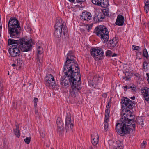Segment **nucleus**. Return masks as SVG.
Instances as JSON below:
<instances>
[{
	"mask_svg": "<svg viewBox=\"0 0 149 149\" xmlns=\"http://www.w3.org/2000/svg\"><path fill=\"white\" fill-rule=\"evenodd\" d=\"M61 84L63 88H67L69 87V84L67 80H63L61 82Z\"/></svg>",
	"mask_w": 149,
	"mask_h": 149,
	"instance_id": "aec40b11",
	"label": "nucleus"
},
{
	"mask_svg": "<svg viewBox=\"0 0 149 149\" xmlns=\"http://www.w3.org/2000/svg\"><path fill=\"white\" fill-rule=\"evenodd\" d=\"M144 9L146 13H147L149 11V6L145 5Z\"/></svg>",
	"mask_w": 149,
	"mask_h": 149,
	"instance_id": "79ce46f5",
	"label": "nucleus"
},
{
	"mask_svg": "<svg viewBox=\"0 0 149 149\" xmlns=\"http://www.w3.org/2000/svg\"><path fill=\"white\" fill-rule=\"evenodd\" d=\"M132 48L134 50L139 51L140 50V47L139 46H136L135 45H133L132 46Z\"/></svg>",
	"mask_w": 149,
	"mask_h": 149,
	"instance_id": "2f4dec72",
	"label": "nucleus"
},
{
	"mask_svg": "<svg viewBox=\"0 0 149 149\" xmlns=\"http://www.w3.org/2000/svg\"><path fill=\"white\" fill-rule=\"evenodd\" d=\"M106 55L107 56H110L112 55V52L110 50H108L106 53Z\"/></svg>",
	"mask_w": 149,
	"mask_h": 149,
	"instance_id": "e433bc0d",
	"label": "nucleus"
},
{
	"mask_svg": "<svg viewBox=\"0 0 149 149\" xmlns=\"http://www.w3.org/2000/svg\"><path fill=\"white\" fill-rule=\"evenodd\" d=\"M110 106L108 103L106 105V109L105 113V118L104 124V130L107 131L108 130V122L109 120V114L110 112Z\"/></svg>",
	"mask_w": 149,
	"mask_h": 149,
	"instance_id": "0eeeda50",
	"label": "nucleus"
},
{
	"mask_svg": "<svg viewBox=\"0 0 149 149\" xmlns=\"http://www.w3.org/2000/svg\"><path fill=\"white\" fill-rule=\"evenodd\" d=\"M16 128L14 130V133L15 135L17 137H19L20 136V134L18 130L19 127L18 126H16Z\"/></svg>",
	"mask_w": 149,
	"mask_h": 149,
	"instance_id": "a878e982",
	"label": "nucleus"
},
{
	"mask_svg": "<svg viewBox=\"0 0 149 149\" xmlns=\"http://www.w3.org/2000/svg\"><path fill=\"white\" fill-rule=\"evenodd\" d=\"M113 142L112 145H110L109 148L111 149H122L123 144L120 141Z\"/></svg>",
	"mask_w": 149,
	"mask_h": 149,
	"instance_id": "dca6fc26",
	"label": "nucleus"
},
{
	"mask_svg": "<svg viewBox=\"0 0 149 149\" xmlns=\"http://www.w3.org/2000/svg\"><path fill=\"white\" fill-rule=\"evenodd\" d=\"M72 51L67 54L66 60L63 67V72L67 77L71 86L70 94L74 96L76 93L80 90L81 84V76L78 64L74 59Z\"/></svg>",
	"mask_w": 149,
	"mask_h": 149,
	"instance_id": "f257e3e1",
	"label": "nucleus"
},
{
	"mask_svg": "<svg viewBox=\"0 0 149 149\" xmlns=\"http://www.w3.org/2000/svg\"><path fill=\"white\" fill-rule=\"evenodd\" d=\"M58 130L60 134L62 135L63 133L64 130L63 127H58Z\"/></svg>",
	"mask_w": 149,
	"mask_h": 149,
	"instance_id": "72a5a7b5",
	"label": "nucleus"
},
{
	"mask_svg": "<svg viewBox=\"0 0 149 149\" xmlns=\"http://www.w3.org/2000/svg\"><path fill=\"white\" fill-rule=\"evenodd\" d=\"M19 42L18 45L22 52H27L31 50L32 46L31 39L22 38L19 39Z\"/></svg>",
	"mask_w": 149,
	"mask_h": 149,
	"instance_id": "39448f33",
	"label": "nucleus"
},
{
	"mask_svg": "<svg viewBox=\"0 0 149 149\" xmlns=\"http://www.w3.org/2000/svg\"><path fill=\"white\" fill-rule=\"evenodd\" d=\"M147 24L148 25V28L149 29V22Z\"/></svg>",
	"mask_w": 149,
	"mask_h": 149,
	"instance_id": "6e6d98bb",
	"label": "nucleus"
},
{
	"mask_svg": "<svg viewBox=\"0 0 149 149\" xmlns=\"http://www.w3.org/2000/svg\"><path fill=\"white\" fill-rule=\"evenodd\" d=\"M31 138L30 137H26L24 139L25 142L27 144H29Z\"/></svg>",
	"mask_w": 149,
	"mask_h": 149,
	"instance_id": "ea45409f",
	"label": "nucleus"
},
{
	"mask_svg": "<svg viewBox=\"0 0 149 149\" xmlns=\"http://www.w3.org/2000/svg\"><path fill=\"white\" fill-rule=\"evenodd\" d=\"M124 16L119 14L117 16L115 24L118 26H122L124 24Z\"/></svg>",
	"mask_w": 149,
	"mask_h": 149,
	"instance_id": "f3484780",
	"label": "nucleus"
},
{
	"mask_svg": "<svg viewBox=\"0 0 149 149\" xmlns=\"http://www.w3.org/2000/svg\"><path fill=\"white\" fill-rule=\"evenodd\" d=\"M55 29L54 33V35L58 38L61 37L62 32L64 35L67 32L66 28L61 18H58L56 19Z\"/></svg>",
	"mask_w": 149,
	"mask_h": 149,
	"instance_id": "20e7f679",
	"label": "nucleus"
},
{
	"mask_svg": "<svg viewBox=\"0 0 149 149\" xmlns=\"http://www.w3.org/2000/svg\"><path fill=\"white\" fill-rule=\"evenodd\" d=\"M102 9H101L100 11L98 13V14H97V17L98 18L101 19L102 18Z\"/></svg>",
	"mask_w": 149,
	"mask_h": 149,
	"instance_id": "7c9ffc66",
	"label": "nucleus"
},
{
	"mask_svg": "<svg viewBox=\"0 0 149 149\" xmlns=\"http://www.w3.org/2000/svg\"><path fill=\"white\" fill-rule=\"evenodd\" d=\"M80 17L82 20L88 21L91 19L92 15L90 12L86 11L83 12L80 15Z\"/></svg>",
	"mask_w": 149,
	"mask_h": 149,
	"instance_id": "ddd939ff",
	"label": "nucleus"
},
{
	"mask_svg": "<svg viewBox=\"0 0 149 149\" xmlns=\"http://www.w3.org/2000/svg\"><path fill=\"white\" fill-rule=\"evenodd\" d=\"M146 79L148 81V84H149V73H147L146 74Z\"/></svg>",
	"mask_w": 149,
	"mask_h": 149,
	"instance_id": "a18cd8bd",
	"label": "nucleus"
},
{
	"mask_svg": "<svg viewBox=\"0 0 149 149\" xmlns=\"http://www.w3.org/2000/svg\"><path fill=\"white\" fill-rule=\"evenodd\" d=\"M51 149H54V148H51Z\"/></svg>",
	"mask_w": 149,
	"mask_h": 149,
	"instance_id": "bf43d9fd",
	"label": "nucleus"
},
{
	"mask_svg": "<svg viewBox=\"0 0 149 149\" xmlns=\"http://www.w3.org/2000/svg\"><path fill=\"white\" fill-rule=\"evenodd\" d=\"M65 126H68L69 124H73V121L71 119V115L69 114L67 115L65 118Z\"/></svg>",
	"mask_w": 149,
	"mask_h": 149,
	"instance_id": "6ab92c4d",
	"label": "nucleus"
},
{
	"mask_svg": "<svg viewBox=\"0 0 149 149\" xmlns=\"http://www.w3.org/2000/svg\"><path fill=\"white\" fill-rule=\"evenodd\" d=\"M38 102V98H34V103L35 107L37 105V103Z\"/></svg>",
	"mask_w": 149,
	"mask_h": 149,
	"instance_id": "c03bdc74",
	"label": "nucleus"
},
{
	"mask_svg": "<svg viewBox=\"0 0 149 149\" xmlns=\"http://www.w3.org/2000/svg\"><path fill=\"white\" fill-rule=\"evenodd\" d=\"M77 3H81L82 2H84L85 0H76Z\"/></svg>",
	"mask_w": 149,
	"mask_h": 149,
	"instance_id": "de8ad7c7",
	"label": "nucleus"
},
{
	"mask_svg": "<svg viewBox=\"0 0 149 149\" xmlns=\"http://www.w3.org/2000/svg\"><path fill=\"white\" fill-rule=\"evenodd\" d=\"M127 89H130L131 91H135L136 88L134 87V86L132 85V86H128Z\"/></svg>",
	"mask_w": 149,
	"mask_h": 149,
	"instance_id": "c9c22d12",
	"label": "nucleus"
},
{
	"mask_svg": "<svg viewBox=\"0 0 149 149\" xmlns=\"http://www.w3.org/2000/svg\"><path fill=\"white\" fill-rule=\"evenodd\" d=\"M129 72H126L125 73V77H123V79L126 81L130 80V77L129 76Z\"/></svg>",
	"mask_w": 149,
	"mask_h": 149,
	"instance_id": "cd10ccee",
	"label": "nucleus"
},
{
	"mask_svg": "<svg viewBox=\"0 0 149 149\" xmlns=\"http://www.w3.org/2000/svg\"><path fill=\"white\" fill-rule=\"evenodd\" d=\"M118 41V40L116 38H113L111 40H110L109 42L108 41L106 43L107 45V47L108 48L111 49L116 45Z\"/></svg>",
	"mask_w": 149,
	"mask_h": 149,
	"instance_id": "f8f14e48",
	"label": "nucleus"
},
{
	"mask_svg": "<svg viewBox=\"0 0 149 149\" xmlns=\"http://www.w3.org/2000/svg\"><path fill=\"white\" fill-rule=\"evenodd\" d=\"M107 93H104L103 94V97H104V98H106L107 97Z\"/></svg>",
	"mask_w": 149,
	"mask_h": 149,
	"instance_id": "09e8293b",
	"label": "nucleus"
},
{
	"mask_svg": "<svg viewBox=\"0 0 149 149\" xmlns=\"http://www.w3.org/2000/svg\"><path fill=\"white\" fill-rule=\"evenodd\" d=\"M136 56L137 58H139V59H141L142 56L141 52L139 51H138L136 52Z\"/></svg>",
	"mask_w": 149,
	"mask_h": 149,
	"instance_id": "473e14b6",
	"label": "nucleus"
},
{
	"mask_svg": "<svg viewBox=\"0 0 149 149\" xmlns=\"http://www.w3.org/2000/svg\"><path fill=\"white\" fill-rule=\"evenodd\" d=\"M117 54L116 53H114L111 56L112 57H115L117 56Z\"/></svg>",
	"mask_w": 149,
	"mask_h": 149,
	"instance_id": "8fccbe9b",
	"label": "nucleus"
},
{
	"mask_svg": "<svg viewBox=\"0 0 149 149\" xmlns=\"http://www.w3.org/2000/svg\"><path fill=\"white\" fill-rule=\"evenodd\" d=\"M148 65V63L146 61H144L143 63V68L144 70H147L148 67L147 66Z\"/></svg>",
	"mask_w": 149,
	"mask_h": 149,
	"instance_id": "c756f323",
	"label": "nucleus"
},
{
	"mask_svg": "<svg viewBox=\"0 0 149 149\" xmlns=\"http://www.w3.org/2000/svg\"><path fill=\"white\" fill-rule=\"evenodd\" d=\"M9 52L12 56L15 57L19 56L20 54V51L18 45L11 46L9 49Z\"/></svg>",
	"mask_w": 149,
	"mask_h": 149,
	"instance_id": "6e6552de",
	"label": "nucleus"
},
{
	"mask_svg": "<svg viewBox=\"0 0 149 149\" xmlns=\"http://www.w3.org/2000/svg\"><path fill=\"white\" fill-rule=\"evenodd\" d=\"M92 2L93 4L102 6V0H92Z\"/></svg>",
	"mask_w": 149,
	"mask_h": 149,
	"instance_id": "412c9836",
	"label": "nucleus"
},
{
	"mask_svg": "<svg viewBox=\"0 0 149 149\" xmlns=\"http://www.w3.org/2000/svg\"><path fill=\"white\" fill-rule=\"evenodd\" d=\"M88 83L89 86L91 87H95V85L93 84L92 81H88Z\"/></svg>",
	"mask_w": 149,
	"mask_h": 149,
	"instance_id": "37998d69",
	"label": "nucleus"
},
{
	"mask_svg": "<svg viewBox=\"0 0 149 149\" xmlns=\"http://www.w3.org/2000/svg\"><path fill=\"white\" fill-rule=\"evenodd\" d=\"M17 62L18 64V65L20 66V65L23 62L22 59L20 58H18L17 60Z\"/></svg>",
	"mask_w": 149,
	"mask_h": 149,
	"instance_id": "58836bf2",
	"label": "nucleus"
},
{
	"mask_svg": "<svg viewBox=\"0 0 149 149\" xmlns=\"http://www.w3.org/2000/svg\"><path fill=\"white\" fill-rule=\"evenodd\" d=\"M69 1L71 2L74 3L75 2V0H68Z\"/></svg>",
	"mask_w": 149,
	"mask_h": 149,
	"instance_id": "3c124183",
	"label": "nucleus"
},
{
	"mask_svg": "<svg viewBox=\"0 0 149 149\" xmlns=\"http://www.w3.org/2000/svg\"><path fill=\"white\" fill-rule=\"evenodd\" d=\"M45 84L48 86L52 88L55 84V82L54 79L52 74H49L47 75L45 78Z\"/></svg>",
	"mask_w": 149,
	"mask_h": 149,
	"instance_id": "9d476101",
	"label": "nucleus"
},
{
	"mask_svg": "<svg viewBox=\"0 0 149 149\" xmlns=\"http://www.w3.org/2000/svg\"><path fill=\"white\" fill-rule=\"evenodd\" d=\"M37 113V112H36L35 113Z\"/></svg>",
	"mask_w": 149,
	"mask_h": 149,
	"instance_id": "680f3d73",
	"label": "nucleus"
},
{
	"mask_svg": "<svg viewBox=\"0 0 149 149\" xmlns=\"http://www.w3.org/2000/svg\"><path fill=\"white\" fill-rule=\"evenodd\" d=\"M145 5L149 6V1L148 0H144Z\"/></svg>",
	"mask_w": 149,
	"mask_h": 149,
	"instance_id": "49530a36",
	"label": "nucleus"
},
{
	"mask_svg": "<svg viewBox=\"0 0 149 149\" xmlns=\"http://www.w3.org/2000/svg\"><path fill=\"white\" fill-rule=\"evenodd\" d=\"M128 88V86L126 85L124 86V88L126 89L125 90H126Z\"/></svg>",
	"mask_w": 149,
	"mask_h": 149,
	"instance_id": "864d4df0",
	"label": "nucleus"
},
{
	"mask_svg": "<svg viewBox=\"0 0 149 149\" xmlns=\"http://www.w3.org/2000/svg\"><path fill=\"white\" fill-rule=\"evenodd\" d=\"M109 33L108 29L103 25V40L104 43H107L109 39Z\"/></svg>",
	"mask_w": 149,
	"mask_h": 149,
	"instance_id": "2eb2a0df",
	"label": "nucleus"
},
{
	"mask_svg": "<svg viewBox=\"0 0 149 149\" xmlns=\"http://www.w3.org/2000/svg\"><path fill=\"white\" fill-rule=\"evenodd\" d=\"M104 17H103V19H104Z\"/></svg>",
	"mask_w": 149,
	"mask_h": 149,
	"instance_id": "052dcab7",
	"label": "nucleus"
},
{
	"mask_svg": "<svg viewBox=\"0 0 149 149\" xmlns=\"http://www.w3.org/2000/svg\"><path fill=\"white\" fill-rule=\"evenodd\" d=\"M15 64H13L12 65L13 66H15Z\"/></svg>",
	"mask_w": 149,
	"mask_h": 149,
	"instance_id": "4d7b16f0",
	"label": "nucleus"
},
{
	"mask_svg": "<svg viewBox=\"0 0 149 149\" xmlns=\"http://www.w3.org/2000/svg\"><path fill=\"white\" fill-rule=\"evenodd\" d=\"M37 113V112H36L35 113Z\"/></svg>",
	"mask_w": 149,
	"mask_h": 149,
	"instance_id": "e2e57ef3",
	"label": "nucleus"
},
{
	"mask_svg": "<svg viewBox=\"0 0 149 149\" xmlns=\"http://www.w3.org/2000/svg\"><path fill=\"white\" fill-rule=\"evenodd\" d=\"M40 136L42 138H44L45 137V132L43 130H41L40 132Z\"/></svg>",
	"mask_w": 149,
	"mask_h": 149,
	"instance_id": "f704fd0d",
	"label": "nucleus"
},
{
	"mask_svg": "<svg viewBox=\"0 0 149 149\" xmlns=\"http://www.w3.org/2000/svg\"><path fill=\"white\" fill-rule=\"evenodd\" d=\"M84 27L86 28V29L88 30V31H89L91 28L92 26L90 25L86 24L84 25Z\"/></svg>",
	"mask_w": 149,
	"mask_h": 149,
	"instance_id": "4c0bfd02",
	"label": "nucleus"
},
{
	"mask_svg": "<svg viewBox=\"0 0 149 149\" xmlns=\"http://www.w3.org/2000/svg\"><path fill=\"white\" fill-rule=\"evenodd\" d=\"M146 142L145 141H144L141 143V147L142 148H145L146 145Z\"/></svg>",
	"mask_w": 149,
	"mask_h": 149,
	"instance_id": "a19ab883",
	"label": "nucleus"
},
{
	"mask_svg": "<svg viewBox=\"0 0 149 149\" xmlns=\"http://www.w3.org/2000/svg\"><path fill=\"white\" fill-rule=\"evenodd\" d=\"M8 75H9V72H8Z\"/></svg>",
	"mask_w": 149,
	"mask_h": 149,
	"instance_id": "13d9d810",
	"label": "nucleus"
},
{
	"mask_svg": "<svg viewBox=\"0 0 149 149\" xmlns=\"http://www.w3.org/2000/svg\"><path fill=\"white\" fill-rule=\"evenodd\" d=\"M56 123L58 126V128H60V127H63V124L60 118H57L56 121Z\"/></svg>",
	"mask_w": 149,
	"mask_h": 149,
	"instance_id": "393cba45",
	"label": "nucleus"
},
{
	"mask_svg": "<svg viewBox=\"0 0 149 149\" xmlns=\"http://www.w3.org/2000/svg\"><path fill=\"white\" fill-rule=\"evenodd\" d=\"M141 92L144 99L149 102V88L144 86L141 88Z\"/></svg>",
	"mask_w": 149,
	"mask_h": 149,
	"instance_id": "9b49d317",
	"label": "nucleus"
},
{
	"mask_svg": "<svg viewBox=\"0 0 149 149\" xmlns=\"http://www.w3.org/2000/svg\"><path fill=\"white\" fill-rule=\"evenodd\" d=\"M143 54L144 57L146 58L147 59H148L149 58L148 54L146 49H143Z\"/></svg>",
	"mask_w": 149,
	"mask_h": 149,
	"instance_id": "bb28decb",
	"label": "nucleus"
},
{
	"mask_svg": "<svg viewBox=\"0 0 149 149\" xmlns=\"http://www.w3.org/2000/svg\"><path fill=\"white\" fill-rule=\"evenodd\" d=\"M91 136L92 144L94 146L97 145L99 141V136L97 133L96 132L93 133Z\"/></svg>",
	"mask_w": 149,
	"mask_h": 149,
	"instance_id": "4468645a",
	"label": "nucleus"
},
{
	"mask_svg": "<svg viewBox=\"0 0 149 149\" xmlns=\"http://www.w3.org/2000/svg\"><path fill=\"white\" fill-rule=\"evenodd\" d=\"M97 35L102 38V26L101 25L97 26L95 29Z\"/></svg>",
	"mask_w": 149,
	"mask_h": 149,
	"instance_id": "a211bd4d",
	"label": "nucleus"
},
{
	"mask_svg": "<svg viewBox=\"0 0 149 149\" xmlns=\"http://www.w3.org/2000/svg\"><path fill=\"white\" fill-rule=\"evenodd\" d=\"M131 98L133 100H134L135 99V97L134 96H133Z\"/></svg>",
	"mask_w": 149,
	"mask_h": 149,
	"instance_id": "603ef678",
	"label": "nucleus"
},
{
	"mask_svg": "<svg viewBox=\"0 0 149 149\" xmlns=\"http://www.w3.org/2000/svg\"><path fill=\"white\" fill-rule=\"evenodd\" d=\"M134 102L127 97H123L121 100V103L125 107V113L123 114L120 122L117 123L116 127L117 133L121 136L128 134L131 130L135 129V123L133 119H129V117L133 116L130 111L133 109Z\"/></svg>",
	"mask_w": 149,
	"mask_h": 149,
	"instance_id": "f03ea898",
	"label": "nucleus"
},
{
	"mask_svg": "<svg viewBox=\"0 0 149 149\" xmlns=\"http://www.w3.org/2000/svg\"><path fill=\"white\" fill-rule=\"evenodd\" d=\"M38 43L37 44V56L36 59L37 63L40 66L42 62V56L41 55L43 53V49L40 45H39Z\"/></svg>",
	"mask_w": 149,
	"mask_h": 149,
	"instance_id": "1a4fd4ad",
	"label": "nucleus"
},
{
	"mask_svg": "<svg viewBox=\"0 0 149 149\" xmlns=\"http://www.w3.org/2000/svg\"><path fill=\"white\" fill-rule=\"evenodd\" d=\"M3 91H1V92H0V94H1L2 95H3Z\"/></svg>",
	"mask_w": 149,
	"mask_h": 149,
	"instance_id": "5fc2aeb1",
	"label": "nucleus"
},
{
	"mask_svg": "<svg viewBox=\"0 0 149 149\" xmlns=\"http://www.w3.org/2000/svg\"><path fill=\"white\" fill-rule=\"evenodd\" d=\"M109 5L108 0H103V8H106Z\"/></svg>",
	"mask_w": 149,
	"mask_h": 149,
	"instance_id": "c85d7f7f",
	"label": "nucleus"
},
{
	"mask_svg": "<svg viewBox=\"0 0 149 149\" xmlns=\"http://www.w3.org/2000/svg\"><path fill=\"white\" fill-rule=\"evenodd\" d=\"M92 56L97 60H101L102 58V49L94 48L91 50Z\"/></svg>",
	"mask_w": 149,
	"mask_h": 149,
	"instance_id": "423d86ee",
	"label": "nucleus"
},
{
	"mask_svg": "<svg viewBox=\"0 0 149 149\" xmlns=\"http://www.w3.org/2000/svg\"><path fill=\"white\" fill-rule=\"evenodd\" d=\"M8 29L11 38H16L19 37V24L15 18L11 17L9 19L8 24Z\"/></svg>",
	"mask_w": 149,
	"mask_h": 149,
	"instance_id": "7ed1b4c3",
	"label": "nucleus"
},
{
	"mask_svg": "<svg viewBox=\"0 0 149 149\" xmlns=\"http://www.w3.org/2000/svg\"><path fill=\"white\" fill-rule=\"evenodd\" d=\"M19 40H15L13 39H9L8 40V44L9 45H10L13 44H17L18 45L19 42Z\"/></svg>",
	"mask_w": 149,
	"mask_h": 149,
	"instance_id": "4be33fe9",
	"label": "nucleus"
},
{
	"mask_svg": "<svg viewBox=\"0 0 149 149\" xmlns=\"http://www.w3.org/2000/svg\"><path fill=\"white\" fill-rule=\"evenodd\" d=\"M69 125L68 127L67 126H65L66 132L69 131L72 132L73 130V124H71Z\"/></svg>",
	"mask_w": 149,
	"mask_h": 149,
	"instance_id": "b1692460",
	"label": "nucleus"
},
{
	"mask_svg": "<svg viewBox=\"0 0 149 149\" xmlns=\"http://www.w3.org/2000/svg\"><path fill=\"white\" fill-rule=\"evenodd\" d=\"M103 15L107 17H109L111 15V13L109 11L108 8L103 9Z\"/></svg>",
	"mask_w": 149,
	"mask_h": 149,
	"instance_id": "5701e85b",
	"label": "nucleus"
}]
</instances>
